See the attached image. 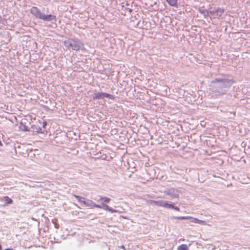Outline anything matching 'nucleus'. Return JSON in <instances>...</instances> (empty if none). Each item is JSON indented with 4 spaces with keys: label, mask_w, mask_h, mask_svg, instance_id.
<instances>
[{
    "label": "nucleus",
    "mask_w": 250,
    "mask_h": 250,
    "mask_svg": "<svg viewBox=\"0 0 250 250\" xmlns=\"http://www.w3.org/2000/svg\"><path fill=\"white\" fill-rule=\"evenodd\" d=\"M232 82L226 79L216 78L209 84V90L212 97L224 94L231 85Z\"/></svg>",
    "instance_id": "obj_1"
},
{
    "label": "nucleus",
    "mask_w": 250,
    "mask_h": 250,
    "mask_svg": "<svg viewBox=\"0 0 250 250\" xmlns=\"http://www.w3.org/2000/svg\"><path fill=\"white\" fill-rule=\"evenodd\" d=\"M30 11L31 14L35 16L36 18L44 21H50L56 19V16L51 14L45 15L36 7H33Z\"/></svg>",
    "instance_id": "obj_2"
},
{
    "label": "nucleus",
    "mask_w": 250,
    "mask_h": 250,
    "mask_svg": "<svg viewBox=\"0 0 250 250\" xmlns=\"http://www.w3.org/2000/svg\"><path fill=\"white\" fill-rule=\"evenodd\" d=\"M66 47L74 50H78L83 47V43L78 40L69 39L64 42Z\"/></svg>",
    "instance_id": "obj_3"
},
{
    "label": "nucleus",
    "mask_w": 250,
    "mask_h": 250,
    "mask_svg": "<svg viewBox=\"0 0 250 250\" xmlns=\"http://www.w3.org/2000/svg\"><path fill=\"white\" fill-rule=\"evenodd\" d=\"M164 193L166 195L171 196L172 198H178L179 196L178 190L174 188L166 189L164 191Z\"/></svg>",
    "instance_id": "obj_4"
},
{
    "label": "nucleus",
    "mask_w": 250,
    "mask_h": 250,
    "mask_svg": "<svg viewBox=\"0 0 250 250\" xmlns=\"http://www.w3.org/2000/svg\"><path fill=\"white\" fill-rule=\"evenodd\" d=\"M224 12V10L223 9L218 8L209 11V14L213 18H219L222 16Z\"/></svg>",
    "instance_id": "obj_5"
},
{
    "label": "nucleus",
    "mask_w": 250,
    "mask_h": 250,
    "mask_svg": "<svg viewBox=\"0 0 250 250\" xmlns=\"http://www.w3.org/2000/svg\"><path fill=\"white\" fill-rule=\"evenodd\" d=\"M104 98H108L109 99H113L114 98V96L112 95L104 92H98L95 93L94 96V99H103Z\"/></svg>",
    "instance_id": "obj_6"
},
{
    "label": "nucleus",
    "mask_w": 250,
    "mask_h": 250,
    "mask_svg": "<svg viewBox=\"0 0 250 250\" xmlns=\"http://www.w3.org/2000/svg\"><path fill=\"white\" fill-rule=\"evenodd\" d=\"M165 201L164 200H159V201H154V200H148L147 201V203L148 205H155L159 207H163L164 206Z\"/></svg>",
    "instance_id": "obj_7"
},
{
    "label": "nucleus",
    "mask_w": 250,
    "mask_h": 250,
    "mask_svg": "<svg viewBox=\"0 0 250 250\" xmlns=\"http://www.w3.org/2000/svg\"><path fill=\"white\" fill-rule=\"evenodd\" d=\"M99 206L100 207H97V208H102L104 210H107L109 211L111 213L119 212V211H118L117 210L113 209L111 207H110L108 206L105 205L104 204H102L101 205H99Z\"/></svg>",
    "instance_id": "obj_8"
},
{
    "label": "nucleus",
    "mask_w": 250,
    "mask_h": 250,
    "mask_svg": "<svg viewBox=\"0 0 250 250\" xmlns=\"http://www.w3.org/2000/svg\"><path fill=\"white\" fill-rule=\"evenodd\" d=\"M83 205L85 207H89L90 208L100 207L99 205H96L91 200H88L85 202H83Z\"/></svg>",
    "instance_id": "obj_9"
},
{
    "label": "nucleus",
    "mask_w": 250,
    "mask_h": 250,
    "mask_svg": "<svg viewBox=\"0 0 250 250\" xmlns=\"http://www.w3.org/2000/svg\"><path fill=\"white\" fill-rule=\"evenodd\" d=\"M174 205L172 204H169L167 203V202L166 201L164 202L163 207L168 208H172L173 209L174 208Z\"/></svg>",
    "instance_id": "obj_10"
},
{
    "label": "nucleus",
    "mask_w": 250,
    "mask_h": 250,
    "mask_svg": "<svg viewBox=\"0 0 250 250\" xmlns=\"http://www.w3.org/2000/svg\"><path fill=\"white\" fill-rule=\"evenodd\" d=\"M74 196L77 199L78 201L83 205V202H85L84 201V198L76 195H74Z\"/></svg>",
    "instance_id": "obj_11"
},
{
    "label": "nucleus",
    "mask_w": 250,
    "mask_h": 250,
    "mask_svg": "<svg viewBox=\"0 0 250 250\" xmlns=\"http://www.w3.org/2000/svg\"><path fill=\"white\" fill-rule=\"evenodd\" d=\"M200 13L202 14L205 17H208L209 14V11L208 12L206 10L200 9L199 10Z\"/></svg>",
    "instance_id": "obj_12"
},
{
    "label": "nucleus",
    "mask_w": 250,
    "mask_h": 250,
    "mask_svg": "<svg viewBox=\"0 0 250 250\" xmlns=\"http://www.w3.org/2000/svg\"><path fill=\"white\" fill-rule=\"evenodd\" d=\"M171 6H176L177 0H166Z\"/></svg>",
    "instance_id": "obj_13"
},
{
    "label": "nucleus",
    "mask_w": 250,
    "mask_h": 250,
    "mask_svg": "<svg viewBox=\"0 0 250 250\" xmlns=\"http://www.w3.org/2000/svg\"><path fill=\"white\" fill-rule=\"evenodd\" d=\"M177 250H188V249L186 245L182 244L178 247Z\"/></svg>",
    "instance_id": "obj_14"
},
{
    "label": "nucleus",
    "mask_w": 250,
    "mask_h": 250,
    "mask_svg": "<svg viewBox=\"0 0 250 250\" xmlns=\"http://www.w3.org/2000/svg\"><path fill=\"white\" fill-rule=\"evenodd\" d=\"M173 218L175 219L186 220V219H189V218H191V217H190V216H180V217H173Z\"/></svg>",
    "instance_id": "obj_15"
},
{
    "label": "nucleus",
    "mask_w": 250,
    "mask_h": 250,
    "mask_svg": "<svg viewBox=\"0 0 250 250\" xmlns=\"http://www.w3.org/2000/svg\"><path fill=\"white\" fill-rule=\"evenodd\" d=\"M20 128L23 131L28 130V127L24 125L22 123H21L20 125Z\"/></svg>",
    "instance_id": "obj_16"
},
{
    "label": "nucleus",
    "mask_w": 250,
    "mask_h": 250,
    "mask_svg": "<svg viewBox=\"0 0 250 250\" xmlns=\"http://www.w3.org/2000/svg\"><path fill=\"white\" fill-rule=\"evenodd\" d=\"M100 200L103 201L104 202L108 203L110 202V199L109 198L106 197H101L100 198Z\"/></svg>",
    "instance_id": "obj_17"
},
{
    "label": "nucleus",
    "mask_w": 250,
    "mask_h": 250,
    "mask_svg": "<svg viewBox=\"0 0 250 250\" xmlns=\"http://www.w3.org/2000/svg\"><path fill=\"white\" fill-rule=\"evenodd\" d=\"M194 220L195 221H197V223H200V224H204V225L206 224V222L205 221L200 220H199L198 219H197V220Z\"/></svg>",
    "instance_id": "obj_18"
},
{
    "label": "nucleus",
    "mask_w": 250,
    "mask_h": 250,
    "mask_svg": "<svg viewBox=\"0 0 250 250\" xmlns=\"http://www.w3.org/2000/svg\"><path fill=\"white\" fill-rule=\"evenodd\" d=\"M189 219H191V220L190 221V222L197 223V221H195L194 220H197V218H192V217H191V218H190Z\"/></svg>",
    "instance_id": "obj_19"
},
{
    "label": "nucleus",
    "mask_w": 250,
    "mask_h": 250,
    "mask_svg": "<svg viewBox=\"0 0 250 250\" xmlns=\"http://www.w3.org/2000/svg\"><path fill=\"white\" fill-rule=\"evenodd\" d=\"M5 198H6L8 200V204H11L12 203V200L11 199L9 198L8 197H5Z\"/></svg>",
    "instance_id": "obj_20"
},
{
    "label": "nucleus",
    "mask_w": 250,
    "mask_h": 250,
    "mask_svg": "<svg viewBox=\"0 0 250 250\" xmlns=\"http://www.w3.org/2000/svg\"><path fill=\"white\" fill-rule=\"evenodd\" d=\"M173 209L178 211V210H179V208L177 207L174 206Z\"/></svg>",
    "instance_id": "obj_21"
},
{
    "label": "nucleus",
    "mask_w": 250,
    "mask_h": 250,
    "mask_svg": "<svg viewBox=\"0 0 250 250\" xmlns=\"http://www.w3.org/2000/svg\"><path fill=\"white\" fill-rule=\"evenodd\" d=\"M46 125V123L44 122L43 123V126L44 127Z\"/></svg>",
    "instance_id": "obj_22"
},
{
    "label": "nucleus",
    "mask_w": 250,
    "mask_h": 250,
    "mask_svg": "<svg viewBox=\"0 0 250 250\" xmlns=\"http://www.w3.org/2000/svg\"><path fill=\"white\" fill-rule=\"evenodd\" d=\"M13 250V249H8H8H5V250Z\"/></svg>",
    "instance_id": "obj_23"
},
{
    "label": "nucleus",
    "mask_w": 250,
    "mask_h": 250,
    "mask_svg": "<svg viewBox=\"0 0 250 250\" xmlns=\"http://www.w3.org/2000/svg\"><path fill=\"white\" fill-rule=\"evenodd\" d=\"M0 250H1V246L0 245Z\"/></svg>",
    "instance_id": "obj_24"
}]
</instances>
